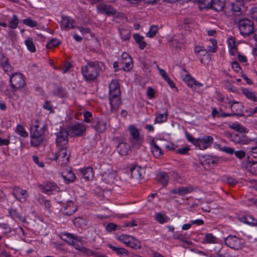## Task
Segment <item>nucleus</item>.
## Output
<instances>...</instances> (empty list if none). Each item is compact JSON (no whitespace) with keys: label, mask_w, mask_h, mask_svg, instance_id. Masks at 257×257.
Wrapping results in <instances>:
<instances>
[{"label":"nucleus","mask_w":257,"mask_h":257,"mask_svg":"<svg viewBox=\"0 0 257 257\" xmlns=\"http://www.w3.org/2000/svg\"><path fill=\"white\" fill-rule=\"evenodd\" d=\"M97 61L89 62L87 65L81 67V73L86 81H93L97 78L100 71L101 67Z\"/></svg>","instance_id":"nucleus-1"},{"label":"nucleus","mask_w":257,"mask_h":257,"mask_svg":"<svg viewBox=\"0 0 257 257\" xmlns=\"http://www.w3.org/2000/svg\"><path fill=\"white\" fill-rule=\"evenodd\" d=\"M38 120H36V124L31 128V144L34 147L38 146L43 140V135L45 132V127H40Z\"/></svg>","instance_id":"nucleus-2"},{"label":"nucleus","mask_w":257,"mask_h":257,"mask_svg":"<svg viewBox=\"0 0 257 257\" xmlns=\"http://www.w3.org/2000/svg\"><path fill=\"white\" fill-rule=\"evenodd\" d=\"M237 131L239 133H226V136L233 142L240 145L247 144L251 141L252 140L248 139L246 136L243 135L244 133L247 132L245 127L239 125Z\"/></svg>","instance_id":"nucleus-3"},{"label":"nucleus","mask_w":257,"mask_h":257,"mask_svg":"<svg viewBox=\"0 0 257 257\" xmlns=\"http://www.w3.org/2000/svg\"><path fill=\"white\" fill-rule=\"evenodd\" d=\"M58 151L54 155V160L61 167L66 166L69 162L71 151L66 147H57Z\"/></svg>","instance_id":"nucleus-4"},{"label":"nucleus","mask_w":257,"mask_h":257,"mask_svg":"<svg viewBox=\"0 0 257 257\" xmlns=\"http://www.w3.org/2000/svg\"><path fill=\"white\" fill-rule=\"evenodd\" d=\"M237 25L240 34L244 37L250 36L253 32V22L248 19L243 18L238 20Z\"/></svg>","instance_id":"nucleus-5"},{"label":"nucleus","mask_w":257,"mask_h":257,"mask_svg":"<svg viewBox=\"0 0 257 257\" xmlns=\"http://www.w3.org/2000/svg\"><path fill=\"white\" fill-rule=\"evenodd\" d=\"M10 83L14 91L20 90L26 85L25 77L20 73H15L11 75Z\"/></svg>","instance_id":"nucleus-6"},{"label":"nucleus","mask_w":257,"mask_h":257,"mask_svg":"<svg viewBox=\"0 0 257 257\" xmlns=\"http://www.w3.org/2000/svg\"><path fill=\"white\" fill-rule=\"evenodd\" d=\"M56 136V143L57 147H66L68 146L69 132L67 129L61 128L60 131L55 133Z\"/></svg>","instance_id":"nucleus-7"},{"label":"nucleus","mask_w":257,"mask_h":257,"mask_svg":"<svg viewBox=\"0 0 257 257\" xmlns=\"http://www.w3.org/2000/svg\"><path fill=\"white\" fill-rule=\"evenodd\" d=\"M86 130L85 124L81 123H76L68 127L67 131L69 136L71 137H78L82 136Z\"/></svg>","instance_id":"nucleus-8"},{"label":"nucleus","mask_w":257,"mask_h":257,"mask_svg":"<svg viewBox=\"0 0 257 257\" xmlns=\"http://www.w3.org/2000/svg\"><path fill=\"white\" fill-rule=\"evenodd\" d=\"M225 244L228 247L236 250L241 249L243 246L244 243L242 240L237 237L236 236L229 235L225 240Z\"/></svg>","instance_id":"nucleus-9"},{"label":"nucleus","mask_w":257,"mask_h":257,"mask_svg":"<svg viewBox=\"0 0 257 257\" xmlns=\"http://www.w3.org/2000/svg\"><path fill=\"white\" fill-rule=\"evenodd\" d=\"M116 176V172L109 167L102 173V180L107 184H112L114 182Z\"/></svg>","instance_id":"nucleus-10"},{"label":"nucleus","mask_w":257,"mask_h":257,"mask_svg":"<svg viewBox=\"0 0 257 257\" xmlns=\"http://www.w3.org/2000/svg\"><path fill=\"white\" fill-rule=\"evenodd\" d=\"M12 194L18 200L22 202H25L28 197V192L26 190L17 186L14 187Z\"/></svg>","instance_id":"nucleus-11"},{"label":"nucleus","mask_w":257,"mask_h":257,"mask_svg":"<svg viewBox=\"0 0 257 257\" xmlns=\"http://www.w3.org/2000/svg\"><path fill=\"white\" fill-rule=\"evenodd\" d=\"M91 126L96 132L102 133L106 129V122L98 117H95L91 123Z\"/></svg>","instance_id":"nucleus-12"},{"label":"nucleus","mask_w":257,"mask_h":257,"mask_svg":"<svg viewBox=\"0 0 257 257\" xmlns=\"http://www.w3.org/2000/svg\"><path fill=\"white\" fill-rule=\"evenodd\" d=\"M63 171L61 172V174L63 178L67 183L73 182L75 178V175L72 172V168L68 166L64 167Z\"/></svg>","instance_id":"nucleus-13"},{"label":"nucleus","mask_w":257,"mask_h":257,"mask_svg":"<svg viewBox=\"0 0 257 257\" xmlns=\"http://www.w3.org/2000/svg\"><path fill=\"white\" fill-rule=\"evenodd\" d=\"M97 8L100 13L106 14L109 16H113L115 15L116 13V10L112 7L103 3L99 4Z\"/></svg>","instance_id":"nucleus-14"},{"label":"nucleus","mask_w":257,"mask_h":257,"mask_svg":"<svg viewBox=\"0 0 257 257\" xmlns=\"http://www.w3.org/2000/svg\"><path fill=\"white\" fill-rule=\"evenodd\" d=\"M121 94L109 95V103L112 110H116L121 104Z\"/></svg>","instance_id":"nucleus-15"},{"label":"nucleus","mask_w":257,"mask_h":257,"mask_svg":"<svg viewBox=\"0 0 257 257\" xmlns=\"http://www.w3.org/2000/svg\"><path fill=\"white\" fill-rule=\"evenodd\" d=\"M211 9L216 12H227L228 6L225 7V0H213Z\"/></svg>","instance_id":"nucleus-16"},{"label":"nucleus","mask_w":257,"mask_h":257,"mask_svg":"<svg viewBox=\"0 0 257 257\" xmlns=\"http://www.w3.org/2000/svg\"><path fill=\"white\" fill-rule=\"evenodd\" d=\"M117 151L120 155L126 156L131 153V149L130 145L122 142L117 145Z\"/></svg>","instance_id":"nucleus-17"},{"label":"nucleus","mask_w":257,"mask_h":257,"mask_svg":"<svg viewBox=\"0 0 257 257\" xmlns=\"http://www.w3.org/2000/svg\"><path fill=\"white\" fill-rule=\"evenodd\" d=\"M40 188L44 193L47 194H52L53 191H58L59 190V188L56 184L53 182H48L45 185L41 186Z\"/></svg>","instance_id":"nucleus-18"},{"label":"nucleus","mask_w":257,"mask_h":257,"mask_svg":"<svg viewBox=\"0 0 257 257\" xmlns=\"http://www.w3.org/2000/svg\"><path fill=\"white\" fill-rule=\"evenodd\" d=\"M144 169L138 166H134L131 168L130 172L132 178L136 180H140L144 177L143 176V173L144 172Z\"/></svg>","instance_id":"nucleus-19"},{"label":"nucleus","mask_w":257,"mask_h":257,"mask_svg":"<svg viewBox=\"0 0 257 257\" xmlns=\"http://www.w3.org/2000/svg\"><path fill=\"white\" fill-rule=\"evenodd\" d=\"M227 6L228 9H230L233 13H241L244 9V4L242 1H236Z\"/></svg>","instance_id":"nucleus-20"},{"label":"nucleus","mask_w":257,"mask_h":257,"mask_svg":"<svg viewBox=\"0 0 257 257\" xmlns=\"http://www.w3.org/2000/svg\"><path fill=\"white\" fill-rule=\"evenodd\" d=\"M61 23V27H63L64 30H68L70 28L74 29L75 28L74 26L75 21L70 19L68 16H62Z\"/></svg>","instance_id":"nucleus-21"},{"label":"nucleus","mask_w":257,"mask_h":257,"mask_svg":"<svg viewBox=\"0 0 257 257\" xmlns=\"http://www.w3.org/2000/svg\"><path fill=\"white\" fill-rule=\"evenodd\" d=\"M109 95L121 94L119 84L116 79H113L111 81L109 85Z\"/></svg>","instance_id":"nucleus-22"},{"label":"nucleus","mask_w":257,"mask_h":257,"mask_svg":"<svg viewBox=\"0 0 257 257\" xmlns=\"http://www.w3.org/2000/svg\"><path fill=\"white\" fill-rule=\"evenodd\" d=\"M151 152L153 156L156 158H161L163 154L161 148L156 144L154 139L151 142Z\"/></svg>","instance_id":"nucleus-23"},{"label":"nucleus","mask_w":257,"mask_h":257,"mask_svg":"<svg viewBox=\"0 0 257 257\" xmlns=\"http://www.w3.org/2000/svg\"><path fill=\"white\" fill-rule=\"evenodd\" d=\"M77 210V207L74 205V203L71 201L67 202L66 205L64 207V214L68 215L71 216Z\"/></svg>","instance_id":"nucleus-24"},{"label":"nucleus","mask_w":257,"mask_h":257,"mask_svg":"<svg viewBox=\"0 0 257 257\" xmlns=\"http://www.w3.org/2000/svg\"><path fill=\"white\" fill-rule=\"evenodd\" d=\"M213 142V138L211 136H205L200 139V150H205L209 147Z\"/></svg>","instance_id":"nucleus-25"},{"label":"nucleus","mask_w":257,"mask_h":257,"mask_svg":"<svg viewBox=\"0 0 257 257\" xmlns=\"http://www.w3.org/2000/svg\"><path fill=\"white\" fill-rule=\"evenodd\" d=\"M61 238L66 242L69 244H73L74 246H75L76 241L77 240V236L67 232L62 233Z\"/></svg>","instance_id":"nucleus-26"},{"label":"nucleus","mask_w":257,"mask_h":257,"mask_svg":"<svg viewBox=\"0 0 257 257\" xmlns=\"http://www.w3.org/2000/svg\"><path fill=\"white\" fill-rule=\"evenodd\" d=\"M128 131L134 141L139 142L140 134L138 129L135 125H131L128 127Z\"/></svg>","instance_id":"nucleus-27"},{"label":"nucleus","mask_w":257,"mask_h":257,"mask_svg":"<svg viewBox=\"0 0 257 257\" xmlns=\"http://www.w3.org/2000/svg\"><path fill=\"white\" fill-rule=\"evenodd\" d=\"M0 64L3 67L4 70L7 73L13 71V67L11 66L9 60L6 57H2Z\"/></svg>","instance_id":"nucleus-28"},{"label":"nucleus","mask_w":257,"mask_h":257,"mask_svg":"<svg viewBox=\"0 0 257 257\" xmlns=\"http://www.w3.org/2000/svg\"><path fill=\"white\" fill-rule=\"evenodd\" d=\"M229 104L230 105V107L232 110V113H225V112L221 113L219 115H218V117H227V116H233V115H240V116L242 115L241 114H240L239 113L236 112L235 111H236V110H235V111L234 110V107L233 106V104H239V103L238 102L234 101H230L229 102Z\"/></svg>","instance_id":"nucleus-29"},{"label":"nucleus","mask_w":257,"mask_h":257,"mask_svg":"<svg viewBox=\"0 0 257 257\" xmlns=\"http://www.w3.org/2000/svg\"><path fill=\"white\" fill-rule=\"evenodd\" d=\"M133 37L136 43L138 44L139 48L141 50H143L146 47L147 43L144 40V37L140 34H135Z\"/></svg>","instance_id":"nucleus-30"},{"label":"nucleus","mask_w":257,"mask_h":257,"mask_svg":"<svg viewBox=\"0 0 257 257\" xmlns=\"http://www.w3.org/2000/svg\"><path fill=\"white\" fill-rule=\"evenodd\" d=\"M107 246L114 252H115L117 255H125L126 256L128 255V251L122 247H117L112 245L111 244H108Z\"/></svg>","instance_id":"nucleus-31"},{"label":"nucleus","mask_w":257,"mask_h":257,"mask_svg":"<svg viewBox=\"0 0 257 257\" xmlns=\"http://www.w3.org/2000/svg\"><path fill=\"white\" fill-rule=\"evenodd\" d=\"M197 57L200 59V62L202 64H205L209 61L210 58L207 50L203 49L200 53L197 55Z\"/></svg>","instance_id":"nucleus-32"},{"label":"nucleus","mask_w":257,"mask_h":257,"mask_svg":"<svg viewBox=\"0 0 257 257\" xmlns=\"http://www.w3.org/2000/svg\"><path fill=\"white\" fill-rule=\"evenodd\" d=\"M81 173L83 174L84 178L87 181L91 180L93 178V170L91 168L88 167L85 168L82 170Z\"/></svg>","instance_id":"nucleus-33"},{"label":"nucleus","mask_w":257,"mask_h":257,"mask_svg":"<svg viewBox=\"0 0 257 257\" xmlns=\"http://www.w3.org/2000/svg\"><path fill=\"white\" fill-rule=\"evenodd\" d=\"M158 181L163 185H166L169 181V177L166 172H162L158 175Z\"/></svg>","instance_id":"nucleus-34"},{"label":"nucleus","mask_w":257,"mask_h":257,"mask_svg":"<svg viewBox=\"0 0 257 257\" xmlns=\"http://www.w3.org/2000/svg\"><path fill=\"white\" fill-rule=\"evenodd\" d=\"M155 219L160 223L163 224L167 222L170 220L169 218L161 213H157L155 215Z\"/></svg>","instance_id":"nucleus-35"},{"label":"nucleus","mask_w":257,"mask_h":257,"mask_svg":"<svg viewBox=\"0 0 257 257\" xmlns=\"http://www.w3.org/2000/svg\"><path fill=\"white\" fill-rule=\"evenodd\" d=\"M156 114L157 116L155 119V123H163L167 120L168 115L167 110L163 113H159L158 114L156 113Z\"/></svg>","instance_id":"nucleus-36"},{"label":"nucleus","mask_w":257,"mask_h":257,"mask_svg":"<svg viewBox=\"0 0 257 257\" xmlns=\"http://www.w3.org/2000/svg\"><path fill=\"white\" fill-rule=\"evenodd\" d=\"M241 91L242 93L248 98L257 101V97L255 96V94L250 91L248 89L242 88Z\"/></svg>","instance_id":"nucleus-37"},{"label":"nucleus","mask_w":257,"mask_h":257,"mask_svg":"<svg viewBox=\"0 0 257 257\" xmlns=\"http://www.w3.org/2000/svg\"><path fill=\"white\" fill-rule=\"evenodd\" d=\"M127 246H130L134 249H140L141 248V243L139 240L132 236Z\"/></svg>","instance_id":"nucleus-38"},{"label":"nucleus","mask_w":257,"mask_h":257,"mask_svg":"<svg viewBox=\"0 0 257 257\" xmlns=\"http://www.w3.org/2000/svg\"><path fill=\"white\" fill-rule=\"evenodd\" d=\"M74 225L78 227H83L87 224V221L85 218L77 217L73 221Z\"/></svg>","instance_id":"nucleus-39"},{"label":"nucleus","mask_w":257,"mask_h":257,"mask_svg":"<svg viewBox=\"0 0 257 257\" xmlns=\"http://www.w3.org/2000/svg\"><path fill=\"white\" fill-rule=\"evenodd\" d=\"M9 213L11 217L13 219H18L19 220L24 221L25 218H23L20 215V213L18 212L16 209L11 208L9 209Z\"/></svg>","instance_id":"nucleus-40"},{"label":"nucleus","mask_w":257,"mask_h":257,"mask_svg":"<svg viewBox=\"0 0 257 257\" xmlns=\"http://www.w3.org/2000/svg\"><path fill=\"white\" fill-rule=\"evenodd\" d=\"M120 64L123 65L122 69L124 71H130L133 68V59L127 61H121Z\"/></svg>","instance_id":"nucleus-41"},{"label":"nucleus","mask_w":257,"mask_h":257,"mask_svg":"<svg viewBox=\"0 0 257 257\" xmlns=\"http://www.w3.org/2000/svg\"><path fill=\"white\" fill-rule=\"evenodd\" d=\"M16 132L23 138H26L28 136V133L26 131L25 127L22 124L17 125L16 128Z\"/></svg>","instance_id":"nucleus-42"},{"label":"nucleus","mask_w":257,"mask_h":257,"mask_svg":"<svg viewBox=\"0 0 257 257\" xmlns=\"http://www.w3.org/2000/svg\"><path fill=\"white\" fill-rule=\"evenodd\" d=\"M227 43L230 53L232 55H234L237 51L235 41L233 39H229Z\"/></svg>","instance_id":"nucleus-43"},{"label":"nucleus","mask_w":257,"mask_h":257,"mask_svg":"<svg viewBox=\"0 0 257 257\" xmlns=\"http://www.w3.org/2000/svg\"><path fill=\"white\" fill-rule=\"evenodd\" d=\"M193 190V188L191 186L188 187H181L178 188V191L179 192V195L181 196H183L186 194L189 193H191Z\"/></svg>","instance_id":"nucleus-44"},{"label":"nucleus","mask_w":257,"mask_h":257,"mask_svg":"<svg viewBox=\"0 0 257 257\" xmlns=\"http://www.w3.org/2000/svg\"><path fill=\"white\" fill-rule=\"evenodd\" d=\"M132 237V236L131 235L122 234L117 236L116 238L127 246Z\"/></svg>","instance_id":"nucleus-45"},{"label":"nucleus","mask_w":257,"mask_h":257,"mask_svg":"<svg viewBox=\"0 0 257 257\" xmlns=\"http://www.w3.org/2000/svg\"><path fill=\"white\" fill-rule=\"evenodd\" d=\"M119 34L123 41L127 40L130 38L131 33L128 30L124 29H120Z\"/></svg>","instance_id":"nucleus-46"},{"label":"nucleus","mask_w":257,"mask_h":257,"mask_svg":"<svg viewBox=\"0 0 257 257\" xmlns=\"http://www.w3.org/2000/svg\"><path fill=\"white\" fill-rule=\"evenodd\" d=\"M60 44V42L57 39H51L47 44L46 47L48 49H51L56 47Z\"/></svg>","instance_id":"nucleus-47"},{"label":"nucleus","mask_w":257,"mask_h":257,"mask_svg":"<svg viewBox=\"0 0 257 257\" xmlns=\"http://www.w3.org/2000/svg\"><path fill=\"white\" fill-rule=\"evenodd\" d=\"M204 240L205 243H216L217 238L212 234L207 233L205 235Z\"/></svg>","instance_id":"nucleus-48"},{"label":"nucleus","mask_w":257,"mask_h":257,"mask_svg":"<svg viewBox=\"0 0 257 257\" xmlns=\"http://www.w3.org/2000/svg\"><path fill=\"white\" fill-rule=\"evenodd\" d=\"M54 94L63 98L66 96L67 92L61 86H58L55 90Z\"/></svg>","instance_id":"nucleus-49"},{"label":"nucleus","mask_w":257,"mask_h":257,"mask_svg":"<svg viewBox=\"0 0 257 257\" xmlns=\"http://www.w3.org/2000/svg\"><path fill=\"white\" fill-rule=\"evenodd\" d=\"M75 247L80 250V251L81 252H82L83 253H84L87 255H96V254L93 252L92 250H90L86 247H79V246H77V245H75Z\"/></svg>","instance_id":"nucleus-50"},{"label":"nucleus","mask_w":257,"mask_h":257,"mask_svg":"<svg viewBox=\"0 0 257 257\" xmlns=\"http://www.w3.org/2000/svg\"><path fill=\"white\" fill-rule=\"evenodd\" d=\"M249 157L248 156L247 157V163L246 164V166L247 167H249V168H251L250 170V171L251 173L252 174H257V171L256 170H254L253 171L252 170V167L253 166V169H255L256 168V167L255 166V165H257V162H255L254 161H250L249 160Z\"/></svg>","instance_id":"nucleus-51"},{"label":"nucleus","mask_w":257,"mask_h":257,"mask_svg":"<svg viewBox=\"0 0 257 257\" xmlns=\"http://www.w3.org/2000/svg\"><path fill=\"white\" fill-rule=\"evenodd\" d=\"M25 44L27 47L28 49L32 52H34L36 51L35 47L33 42V39L31 38H28L25 41Z\"/></svg>","instance_id":"nucleus-52"},{"label":"nucleus","mask_w":257,"mask_h":257,"mask_svg":"<svg viewBox=\"0 0 257 257\" xmlns=\"http://www.w3.org/2000/svg\"><path fill=\"white\" fill-rule=\"evenodd\" d=\"M84 121L86 123H92L94 117H93L92 113L88 111H85L83 113Z\"/></svg>","instance_id":"nucleus-53"},{"label":"nucleus","mask_w":257,"mask_h":257,"mask_svg":"<svg viewBox=\"0 0 257 257\" xmlns=\"http://www.w3.org/2000/svg\"><path fill=\"white\" fill-rule=\"evenodd\" d=\"M184 80L186 82L188 86L189 87L193 88V86L195 84H197L196 81L194 80V78H192L189 75H187L184 78Z\"/></svg>","instance_id":"nucleus-54"},{"label":"nucleus","mask_w":257,"mask_h":257,"mask_svg":"<svg viewBox=\"0 0 257 257\" xmlns=\"http://www.w3.org/2000/svg\"><path fill=\"white\" fill-rule=\"evenodd\" d=\"M158 30V29L157 26L153 25L151 26L150 28L149 31L147 33V36L149 38L154 37L156 35Z\"/></svg>","instance_id":"nucleus-55"},{"label":"nucleus","mask_w":257,"mask_h":257,"mask_svg":"<svg viewBox=\"0 0 257 257\" xmlns=\"http://www.w3.org/2000/svg\"><path fill=\"white\" fill-rule=\"evenodd\" d=\"M23 23L24 24L31 28L36 27L38 25V23L36 21L32 20L30 18L24 19L23 21Z\"/></svg>","instance_id":"nucleus-56"},{"label":"nucleus","mask_w":257,"mask_h":257,"mask_svg":"<svg viewBox=\"0 0 257 257\" xmlns=\"http://www.w3.org/2000/svg\"><path fill=\"white\" fill-rule=\"evenodd\" d=\"M19 20L17 16L16 15L13 16L12 20L9 23V27L13 29H16L18 24Z\"/></svg>","instance_id":"nucleus-57"},{"label":"nucleus","mask_w":257,"mask_h":257,"mask_svg":"<svg viewBox=\"0 0 257 257\" xmlns=\"http://www.w3.org/2000/svg\"><path fill=\"white\" fill-rule=\"evenodd\" d=\"M210 42L212 43V46H208L207 47V50L209 52L214 53L216 52L217 49V41L214 39H211L210 40Z\"/></svg>","instance_id":"nucleus-58"},{"label":"nucleus","mask_w":257,"mask_h":257,"mask_svg":"<svg viewBox=\"0 0 257 257\" xmlns=\"http://www.w3.org/2000/svg\"><path fill=\"white\" fill-rule=\"evenodd\" d=\"M213 0H202L199 4L203 8L211 9Z\"/></svg>","instance_id":"nucleus-59"},{"label":"nucleus","mask_w":257,"mask_h":257,"mask_svg":"<svg viewBox=\"0 0 257 257\" xmlns=\"http://www.w3.org/2000/svg\"><path fill=\"white\" fill-rule=\"evenodd\" d=\"M190 150L189 147H186L182 148H179L176 151V153L181 155H187Z\"/></svg>","instance_id":"nucleus-60"},{"label":"nucleus","mask_w":257,"mask_h":257,"mask_svg":"<svg viewBox=\"0 0 257 257\" xmlns=\"http://www.w3.org/2000/svg\"><path fill=\"white\" fill-rule=\"evenodd\" d=\"M117 225L113 223H109L106 226L107 231L111 232L116 230Z\"/></svg>","instance_id":"nucleus-61"},{"label":"nucleus","mask_w":257,"mask_h":257,"mask_svg":"<svg viewBox=\"0 0 257 257\" xmlns=\"http://www.w3.org/2000/svg\"><path fill=\"white\" fill-rule=\"evenodd\" d=\"M225 87L229 91L233 92H236V88L232 86L231 83L229 80H227L225 84Z\"/></svg>","instance_id":"nucleus-62"},{"label":"nucleus","mask_w":257,"mask_h":257,"mask_svg":"<svg viewBox=\"0 0 257 257\" xmlns=\"http://www.w3.org/2000/svg\"><path fill=\"white\" fill-rule=\"evenodd\" d=\"M147 96L150 99H152L155 97V90L151 87L148 88Z\"/></svg>","instance_id":"nucleus-63"},{"label":"nucleus","mask_w":257,"mask_h":257,"mask_svg":"<svg viewBox=\"0 0 257 257\" xmlns=\"http://www.w3.org/2000/svg\"><path fill=\"white\" fill-rule=\"evenodd\" d=\"M232 68L234 71L238 72L241 70V67L239 63L236 61H234L231 63Z\"/></svg>","instance_id":"nucleus-64"}]
</instances>
